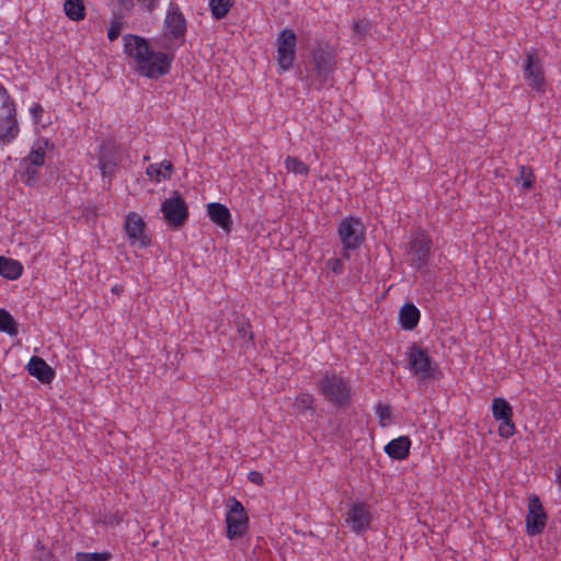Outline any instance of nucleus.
Listing matches in <instances>:
<instances>
[{
  "label": "nucleus",
  "mask_w": 561,
  "mask_h": 561,
  "mask_svg": "<svg viewBox=\"0 0 561 561\" xmlns=\"http://www.w3.org/2000/svg\"><path fill=\"white\" fill-rule=\"evenodd\" d=\"M234 325L239 336L243 340H252L253 332L250 320L244 316H238L234 320Z\"/></svg>",
  "instance_id": "nucleus-29"
},
{
  "label": "nucleus",
  "mask_w": 561,
  "mask_h": 561,
  "mask_svg": "<svg viewBox=\"0 0 561 561\" xmlns=\"http://www.w3.org/2000/svg\"><path fill=\"white\" fill-rule=\"evenodd\" d=\"M297 35L293 30L284 28L277 36V61L282 70L293 68L296 59Z\"/></svg>",
  "instance_id": "nucleus-9"
},
{
  "label": "nucleus",
  "mask_w": 561,
  "mask_h": 561,
  "mask_svg": "<svg viewBox=\"0 0 561 561\" xmlns=\"http://www.w3.org/2000/svg\"><path fill=\"white\" fill-rule=\"evenodd\" d=\"M327 264L334 274H341L344 270L342 260L337 257L330 259Z\"/></svg>",
  "instance_id": "nucleus-38"
},
{
  "label": "nucleus",
  "mask_w": 561,
  "mask_h": 561,
  "mask_svg": "<svg viewBox=\"0 0 561 561\" xmlns=\"http://www.w3.org/2000/svg\"><path fill=\"white\" fill-rule=\"evenodd\" d=\"M0 107H4L7 105L15 104L14 101L9 95L7 89L0 83Z\"/></svg>",
  "instance_id": "nucleus-39"
},
{
  "label": "nucleus",
  "mask_w": 561,
  "mask_h": 561,
  "mask_svg": "<svg viewBox=\"0 0 561 561\" xmlns=\"http://www.w3.org/2000/svg\"><path fill=\"white\" fill-rule=\"evenodd\" d=\"M207 214L210 220L220 227L224 231L230 232L232 229V219L229 208L221 203H209Z\"/></svg>",
  "instance_id": "nucleus-17"
},
{
  "label": "nucleus",
  "mask_w": 561,
  "mask_h": 561,
  "mask_svg": "<svg viewBox=\"0 0 561 561\" xmlns=\"http://www.w3.org/2000/svg\"><path fill=\"white\" fill-rule=\"evenodd\" d=\"M172 171V163L168 160H164L160 164H150L147 168L146 173L149 178L154 179L157 182H160L161 180L170 179Z\"/></svg>",
  "instance_id": "nucleus-24"
},
{
  "label": "nucleus",
  "mask_w": 561,
  "mask_h": 561,
  "mask_svg": "<svg viewBox=\"0 0 561 561\" xmlns=\"http://www.w3.org/2000/svg\"><path fill=\"white\" fill-rule=\"evenodd\" d=\"M411 266L417 271L428 264L432 239L423 231L411 236L410 242Z\"/></svg>",
  "instance_id": "nucleus-11"
},
{
  "label": "nucleus",
  "mask_w": 561,
  "mask_h": 561,
  "mask_svg": "<svg viewBox=\"0 0 561 561\" xmlns=\"http://www.w3.org/2000/svg\"><path fill=\"white\" fill-rule=\"evenodd\" d=\"M519 178L523 181V187L530 190L534 186L535 174L531 168L526 165L519 167Z\"/></svg>",
  "instance_id": "nucleus-33"
},
{
  "label": "nucleus",
  "mask_w": 561,
  "mask_h": 561,
  "mask_svg": "<svg viewBox=\"0 0 561 561\" xmlns=\"http://www.w3.org/2000/svg\"><path fill=\"white\" fill-rule=\"evenodd\" d=\"M27 373L43 383H50L55 378V370L39 356H32L26 365Z\"/></svg>",
  "instance_id": "nucleus-18"
},
{
  "label": "nucleus",
  "mask_w": 561,
  "mask_h": 561,
  "mask_svg": "<svg viewBox=\"0 0 561 561\" xmlns=\"http://www.w3.org/2000/svg\"><path fill=\"white\" fill-rule=\"evenodd\" d=\"M167 35L173 39H182L186 32V20L176 3H171L164 20Z\"/></svg>",
  "instance_id": "nucleus-16"
},
{
  "label": "nucleus",
  "mask_w": 561,
  "mask_h": 561,
  "mask_svg": "<svg viewBox=\"0 0 561 561\" xmlns=\"http://www.w3.org/2000/svg\"><path fill=\"white\" fill-rule=\"evenodd\" d=\"M294 407L301 414L310 413V415H313L316 412L314 399L310 393L298 394L295 399Z\"/></svg>",
  "instance_id": "nucleus-27"
},
{
  "label": "nucleus",
  "mask_w": 561,
  "mask_h": 561,
  "mask_svg": "<svg viewBox=\"0 0 561 561\" xmlns=\"http://www.w3.org/2000/svg\"><path fill=\"white\" fill-rule=\"evenodd\" d=\"M492 416L500 422L499 435L503 438H510L515 434V424L513 422V408L510 402L501 397H496L491 403Z\"/></svg>",
  "instance_id": "nucleus-10"
},
{
  "label": "nucleus",
  "mask_w": 561,
  "mask_h": 561,
  "mask_svg": "<svg viewBox=\"0 0 561 561\" xmlns=\"http://www.w3.org/2000/svg\"><path fill=\"white\" fill-rule=\"evenodd\" d=\"M23 273V265L14 259L0 256V275L7 279H18Z\"/></svg>",
  "instance_id": "nucleus-23"
},
{
  "label": "nucleus",
  "mask_w": 561,
  "mask_h": 561,
  "mask_svg": "<svg viewBox=\"0 0 561 561\" xmlns=\"http://www.w3.org/2000/svg\"><path fill=\"white\" fill-rule=\"evenodd\" d=\"M0 332L10 336H16L19 333L18 322L8 310L2 308H0Z\"/></svg>",
  "instance_id": "nucleus-26"
},
{
  "label": "nucleus",
  "mask_w": 561,
  "mask_h": 561,
  "mask_svg": "<svg viewBox=\"0 0 561 561\" xmlns=\"http://www.w3.org/2000/svg\"><path fill=\"white\" fill-rule=\"evenodd\" d=\"M248 479L249 481L257 485H261L263 483V474L259 471H250L248 473Z\"/></svg>",
  "instance_id": "nucleus-41"
},
{
  "label": "nucleus",
  "mask_w": 561,
  "mask_h": 561,
  "mask_svg": "<svg viewBox=\"0 0 561 561\" xmlns=\"http://www.w3.org/2000/svg\"><path fill=\"white\" fill-rule=\"evenodd\" d=\"M523 75L524 79L531 89L538 92L545 91V71L539 55L535 49L526 51V58L523 66Z\"/></svg>",
  "instance_id": "nucleus-8"
},
{
  "label": "nucleus",
  "mask_w": 561,
  "mask_h": 561,
  "mask_svg": "<svg viewBox=\"0 0 561 561\" xmlns=\"http://www.w3.org/2000/svg\"><path fill=\"white\" fill-rule=\"evenodd\" d=\"M125 10H130L134 7V0H118Z\"/></svg>",
  "instance_id": "nucleus-42"
},
{
  "label": "nucleus",
  "mask_w": 561,
  "mask_h": 561,
  "mask_svg": "<svg viewBox=\"0 0 561 561\" xmlns=\"http://www.w3.org/2000/svg\"><path fill=\"white\" fill-rule=\"evenodd\" d=\"M113 554L110 551H101V552H82L79 551L76 553V561H111Z\"/></svg>",
  "instance_id": "nucleus-30"
},
{
  "label": "nucleus",
  "mask_w": 561,
  "mask_h": 561,
  "mask_svg": "<svg viewBox=\"0 0 561 561\" xmlns=\"http://www.w3.org/2000/svg\"><path fill=\"white\" fill-rule=\"evenodd\" d=\"M98 161L119 164L122 161L121 148L113 140L103 141L99 149Z\"/></svg>",
  "instance_id": "nucleus-21"
},
{
  "label": "nucleus",
  "mask_w": 561,
  "mask_h": 561,
  "mask_svg": "<svg viewBox=\"0 0 561 561\" xmlns=\"http://www.w3.org/2000/svg\"><path fill=\"white\" fill-rule=\"evenodd\" d=\"M410 448L411 439L409 436H400L390 440L383 450L392 459L404 460L410 455Z\"/></svg>",
  "instance_id": "nucleus-19"
},
{
  "label": "nucleus",
  "mask_w": 561,
  "mask_h": 561,
  "mask_svg": "<svg viewBox=\"0 0 561 561\" xmlns=\"http://www.w3.org/2000/svg\"><path fill=\"white\" fill-rule=\"evenodd\" d=\"M336 66L334 48L329 43H317L309 51L306 80L310 81V85L320 90L329 83Z\"/></svg>",
  "instance_id": "nucleus-2"
},
{
  "label": "nucleus",
  "mask_w": 561,
  "mask_h": 561,
  "mask_svg": "<svg viewBox=\"0 0 561 561\" xmlns=\"http://www.w3.org/2000/svg\"><path fill=\"white\" fill-rule=\"evenodd\" d=\"M20 133L15 104L0 107V144L12 142Z\"/></svg>",
  "instance_id": "nucleus-14"
},
{
  "label": "nucleus",
  "mask_w": 561,
  "mask_h": 561,
  "mask_svg": "<svg viewBox=\"0 0 561 561\" xmlns=\"http://www.w3.org/2000/svg\"><path fill=\"white\" fill-rule=\"evenodd\" d=\"M370 30V22L366 19L354 21L353 23V31L359 35L360 37H364L368 34Z\"/></svg>",
  "instance_id": "nucleus-36"
},
{
  "label": "nucleus",
  "mask_w": 561,
  "mask_h": 561,
  "mask_svg": "<svg viewBox=\"0 0 561 561\" xmlns=\"http://www.w3.org/2000/svg\"><path fill=\"white\" fill-rule=\"evenodd\" d=\"M365 227L357 217L348 216L337 225V236L343 245L342 256L348 259L350 251L358 250L365 242Z\"/></svg>",
  "instance_id": "nucleus-4"
},
{
  "label": "nucleus",
  "mask_w": 561,
  "mask_h": 561,
  "mask_svg": "<svg viewBox=\"0 0 561 561\" xmlns=\"http://www.w3.org/2000/svg\"><path fill=\"white\" fill-rule=\"evenodd\" d=\"M124 51L135 59L137 71L150 79H158L169 73L174 55L163 51H154L149 42L138 35L124 36Z\"/></svg>",
  "instance_id": "nucleus-1"
},
{
  "label": "nucleus",
  "mask_w": 561,
  "mask_h": 561,
  "mask_svg": "<svg viewBox=\"0 0 561 561\" xmlns=\"http://www.w3.org/2000/svg\"><path fill=\"white\" fill-rule=\"evenodd\" d=\"M20 173L22 182L30 186L34 185L39 179L38 172L35 169V167L30 164H23V168H20Z\"/></svg>",
  "instance_id": "nucleus-32"
},
{
  "label": "nucleus",
  "mask_w": 561,
  "mask_h": 561,
  "mask_svg": "<svg viewBox=\"0 0 561 561\" xmlns=\"http://www.w3.org/2000/svg\"><path fill=\"white\" fill-rule=\"evenodd\" d=\"M30 112H31V115L33 117V122L34 124H38L41 122V117H42V114H43V107L41 104L38 103H35L31 108H30Z\"/></svg>",
  "instance_id": "nucleus-40"
},
{
  "label": "nucleus",
  "mask_w": 561,
  "mask_h": 561,
  "mask_svg": "<svg viewBox=\"0 0 561 561\" xmlns=\"http://www.w3.org/2000/svg\"><path fill=\"white\" fill-rule=\"evenodd\" d=\"M48 146L53 147L48 139L37 140L36 146L32 148L28 156L21 161L20 168L22 169L23 164H30L33 167L43 165L45 162V149L48 148Z\"/></svg>",
  "instance_id": "nucleus-22"
},
{
  "label": "nucleus",
  "mask_w": 561,
  "mask_h": 561,
  "mask_svg": "<svg viewBox=\"0 0 561 561\" xmlns=\"http://www.w3.org/2000/svg\"><path fill=\"white\" fill-rule=\"evenodd\" d=\"M124 230L131 244L138 243L140 249H146L151 244V238L146 230V222L136 213H129L124 220Z\"/></svg>",
  "instance_id": "nucleus-12"
},
{
  "label": "nucleus",
  "mask_w": 561,
  "mask_h": 561,
  "mask_svg": "<svg viewBox=\"0 0 561 561\" xmlns=\"http://www.w3.org/2000/svg\"><path fill=\"white\" fill-rule=\"evenodd\" d=\"M376 413L380 420L381 425H386V421L390 420L391 417V410L389 405L381 403L377 404Z\"/></svg>",
  "instance_id": "nucleus-37"
},
{
  "label": "nucleus",
  "mask_w": 561,
  "mask_h": 561,
  "mask_svg": "<svg viewBox=\"0 0 561 561\" xmlns=\"http://www.w3.org/2000/svg\"><path fill=\"white\" fill-rule=\"evenodd\" d=\"M346 523L357 534L366 531L371 523L368 505L363 502L354 503L347 513Z\"/></svg>",
  "instance_id": "nucleus-15"
},
{
  "label": "nucleus",
  "mask_w": 561,
  "mask_h": 561,
  "mask_svg": "<svg viewBox=\"0 0 561 561\" xmlns=\"http://www.w3.org/2000/svg\"><path fill=\"white\" fill-rule=\"evenodd\" d=\"M317 388L325 401L336 409H345L352 403L353 390L350 380L333 370L322 374Z\"/></svg>",
  "instance_id": "nucleus-3"
},
{
  "label": "nucleus",
  "mask_w": 561,
  "mask_h": 561,
  "mask_svg": "<svg viewBox=\"0 0 561 561\" xmlns=\"http://www.w3.org/2000/svg\"><path fill=\"white\" fill-rule=\"evenodd\" d=\"M409 359V369L421 381L438 379L440 370L431 358L428 351L412 343L407 352Z\"/></svg>",
  "instance_id": "nucleus-5"
},
{
  "label": "nucleus",
  "mask_w": 561,
  "mask_h": 561,
  "mask_svg": "<svg viewBox=\"0 0 561 561\" xmlns=\"http://www.w3.org/2000/svg\"><path fill=\"white\" fill-rule=\"evenodd\" d=\"M161 213L168 226L175 230L184 227L190 216L188 206L178 191L162 202Z\"/></svg>",
  "instance_id": "nucleus-6"
},
{
  "label": "nucleus",
  "mask_w": 561,
  "mask_h": 561,
  "mask_svg": "<svg viewBox=\"0 0 561 561\" xmlns=\"http://www.w3.org/2000/svg\"><path fill=\"white\" fill-rule=\"evenodd\" d=\"M232 5L233 0H209L210 11L216 20L224 19Z\"/></svg>",
  "instance_id": "nucleus-28"
},
{
  "label": "nucleus",
  "mask_w": 561,
  "mask_h": 561,
  "mask_svg": "<svg viewBox=\"0 0 561 561\" xmlns=\"http://www.w3.org/2000/svg\"><path fill=\"white\" fill-rule=\"evenodd\" d=\"M420 321V310L412 304H404L399 311V322L404 330H414Z\"/></svg>",
  "instance_id": "nucleus-20"
},
{
  "label": "nucleus",
  "mask_w": 561,
  "mask_h": 561,
  "mask_svg": "<svg viewBox=\"0 0 561 561\" xmlns=\"http://www.w3.org/2000/svg\"><path fill=\"white\" fill-rule=\"evenodd\" d=\"M227 537L233 539L243 536L249 524V517L244 506L236 497H229L227 500Z\"/></svg>",
  "instance_id": "nucleus-7"
},
{
  "label": "nucleus",
  "mask_w": 561,
  "mask_h": 561,
  "mask_svg": "<svg viewBox=\"0 0 561 561\" xmlns=\"http://www.w3.org/2000/svg\"><path fill=\"white\" fill-rule=\"evenodd\" d=\"M98 162H99V168L102 173V176L104 179H107V183L111 184V181L115 174V171H116V168L118 164H112V163L110 164L104 161H98Z\"/></svg>",
  "instance_id": "nucleus-35"
},
{
  "label": "nucleus",
  "mask_w": 561,
  "mask_h": 561,
  "mask_svg": "<svg viewBox=\"0 0 561 561\" xmlns=\"http://www.w3.org/2000/svg\"><path fill=\"white\" fill-rule=\"evenodd\" d=\"M66 15L72 21H82L85 18V8L82 0H66L64 3Z\"/></svg>",
  "instance_id": "nucleus-25"
},
{
  "label": "nucleus",
  "mask_w": 561,
  "mask_h": 561,
  "mask_svg": "<svg viewBox=\"0 0 561 561\" xmlns=\"http://www.w3.org/2000/svg\"><path fill=\"white\" fill-rule=\"evenodd\" d=\"M285 167L289 172L300 175H307L309 167L296 157L288 156L285 160Z\"/></svg>",
  "instance_id": "nucleus-31"
},
{
  "label": "nucleus",
  "mask_w": 561,
  "mask_h": 561,
  "mask_svg": "<svg viewBox=\"0 0 561 561\" xmlns=\"http://www.w3.org/2000/svg\"><path fill=\"white\" fill-rule=\"evenodd\" d=\"M547 513L537 495L528 500V513L526 516V533L536 536L543 531L547 523Z\"/></svg>",
  "instance_id": "nucleus-13"
},
{
  "label": "nucleus",
  "mask_w": 561,
  "mask_h": 561,
  "mask_svg": "<svg viewBox=\"0 0 561 561\" xmlns=\"http://www.w3.org/2000/svg\"><path fill=\"white\" fill-rule=\"evenodd\" d=\"M122 25H123V23L121 21V18L117 16L116 14H114L111 25L107 28V37H108L110 42H114L115 39L118 38V36L121 34Z\"/></svg>",
  "instance_id": "nucleus-34"
}]
</instances>
